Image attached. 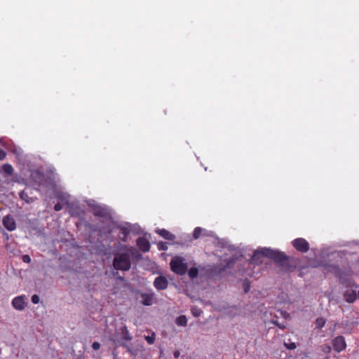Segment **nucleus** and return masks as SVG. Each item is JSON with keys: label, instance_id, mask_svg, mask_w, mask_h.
I'll return each mask as SVG.
<instances>
[{"label": "nucleus", "instance_id": "nucleus-1", "mask_svg": "<svg viewBox=\"0 0 359 359\" xmlns=\"http://www.w3.org/2000/svg\"><path fill=\"white\" fill-rule=\"evenodd\" d=\"M263 257L272 259L276 264L285 271L290 270L292 267L290 264V257L284 252L267 248H259L255 250L250 262L253 264H259L262 262Z\"/></svg>", "mask_w": 359, "mask_h": 359}, {"label": "nucleus", "instance_id": "nucleus-7", "mask_svg": "<svg viewBox=\"0 0 359 359\" xmlns=\"http://www.w3.org/2000/svg\"><path fill=\"white\" fill-rule=\"evenodd\" d=\"M168 281L165 276H157L154 281V286L158 290H163L168 287Z\"/></svg>", "mask_w": 359, "mask_h": 359}, {"label": "nucleus", "instance_id": "nucleus-9", "mask_svg": "<svg viewBox=\"0 0 359 359\" xmlns=\"http://www.w3.org/2000/svg\"><path fill=\"white\" fill-rule=\"evenodd\" d=\"M136 243L139 249L144 252H148L150 249V243L144 237L138 238Z\"/></svg>", "mask_w": 359, "mask_h": 359}, {"label": "nucleus", "instance_id": "nucleus-25", "mask_svg": "<svg viewBox=\"0 0 359 359\" xmlns=\"http://www.w3.org/2000/svg\"><path fill=\"white\" fill-rule=\"evenodd\" d=\"M250 283L248 281L244 282L243 283V290L245 293H248L250 290Z\"/></svg>", "mask_w": 359, "mask_h": 359}, {"label": "nucleus", "instance_id": "nucleus-22", "mask_svg": "<svg viewBox=\"0 0 359 359\" xmlns=\"http://www.w3.org/2000/svg\"><path fill=\"white\" fill-rule=\"evenodd\" d=\"M121 234H122V235H123V238H122V240H123V241H126V238L128 237V233H129L128 230L126 228H124V227H123V228H121Z\"/></svg>", "mask_w": 359, "mask_h": 359}, {"label": "nucleus", "instance_id": "nucleus-20", "mask_svg": "<svg viewBox=\"0 0 359 359\" xmlns=\"http://www.w3.org/2000/svg\"><path fill=\"white\" fill-rule=\"evenodd\" d=\"M198 270L196 267H191L188 271V275L191 278L194 279L198 276Z\"/></svg>", "mask_w": 359, "mask_h": 359}, {"label": "nucleus", "instance_id": "nucleus-34", "mask_svg": "<svg viewBox=\"0 0 359 359\" xmlns=\"http://www.w3.org/2000/svg\"><path fill=\"white\" fill-rule=\"evenodd\" d=\"M128 251H129V252H130L131 255H133V254L134 253V252L135 251V248H133V247H130V248H129Z\"/></svg>", "mask_w": 359, "mask_h": 359}, {"label": "nucleus", "instance_id": "nucleus-21", "mask_svg": "<svg viewBox=\"0 0 359 359\" xmlns=\"http://www.w3.org/2000/svg\"><path fill=\"white\" fill-rule=\"evenodd\" d=\"M191 313L195 317H198L202 313V310L196 306H194L191 309Z\"/></svg>", "mask_w": 359, "mask_h": 359}, {"label": "nucleus", "instance_id": "nucleus-18", "mask_svg": "<svg viewBox=\"0 0 359 359\" xmlns=\"http://www.w3.org/2000/svg\"><path fill=\"white\" fill-rule=\"evenodd\" d=\"M204 231L203 229H202L201 227H196L193 231V238L194 239H198L201 237V236L202 235V233L203 231Z\"/></svg>", "mask_w": 359, "mask_h": 359}, {"label": "nucleus", "instance_id": "nucleus-29", "mask_svg": "<svg viewBox=\"0 0 359 359\" xmlns=\"http://www.w3.org/2000/svg\"><path fill=\"white\" fill-rule=\"evenodd\" d=\"M62 209V205L60 203H57L54 206V210L55 211H60Z\"/></svg>", "mask_w": 359, "mask_h": 359}, {"label": "nucleus", "instance_id": "nucleus-3", "mask_svg": "<svg viewBox=\"0 0 359 359\" xmlns=\"http://www.w3.org/2000/svg\"><path fill=\"white\" fill-rule=\"evenodd\" d=\"M170 269L176 274L182 276L187 271V264L184 262V259L180 257H176L171 259Z\"/></svg>", "mask_w": 359, "mask_h": 359}, {"label": "nucleus", "instance_id": "nucleus-5", "mask_svg": "<svg viewBox=\"0 0 359 359\" xmlns=\"http://www.w3.org/2000/svg\"><path fill=\"white\" fill-rule=\"evenodd\" d=\"M333 348L335 351L339 353L346 348L345 338L343 336H338L332 340Z\"/></svg>", "mask_w": 359, "mask_h": 359}, {"label": "nucleus", "instance_id": "nucleus-17", "mask_svg": "<svg viewBox=\"0 0 359 359\" xmlns=\"http://www.w3.org/2000/svg\"><path fill=\"white\" fill-rule=\"evenodd\" d=\"M20 197L22 200L28 203L33 202V198L29 197L25 191H22L20 193Z\"/></svg>", "mask_w": 359, "mask_h": 359}, {"label": "nucleus", "instance_id": "nucleus-33", "mask_svg": "<svg viewBox=\"0 0 359 359\" xmlns=\"http://www.w3.org/2000/svg\"><path fill=\"white\" fill-rule=\"evenodd\" d=\"M324 352L325 353H330V351H331V348L330 346H326L324 349H323Z\"/></svg>", "mask_w": 359, "mask_h": 359}, {"label": "nucleus", "instance_id": "nucleus-2", "mask_svg": "<svg viewBox=\"0 0 359 359\" xmlns=\"http://www.w3.org/2000/svg\"><path fill=\"white\" fill-rule=\"evenodd\" d=\"M113 266L115 269L126 271L130 269V255L128 252L115 254Z\"/></svg>", "mask_w": 359, "mask_h": 359}, {"label": "nucleus", "instance_id": "nucleus-30", "mask_svg": "<svg viewBox=\"0 0 359 359\" xmlns=\"http://www.w3.org/2000/svg\"><path fill=\"white\" fill-rule=\"evenodd\" d=\"M180 351L177 350L175 351L174 353H173V355L175 357V358H178L180 357Z\"/></svg>", "mask_w": 359, "mask_h": 359}, {"label": "nucleus", "instance_id": "nucleus-27", "mask_svg": "<svg viewBox=\"0 0 359 359\" xmlns=\"http://www.w3.org/2000/svg\"><path fill=\"white\" fill-rule=\"evenodd\" d=\"M32 302L33 304H36L39 302V297L37 294H34L32 297Z\"/></svg>", "mask_w": 359, "mask_h": 359}, {"label": "nucleus", "instance_id": "nucleus-19", "mask_svg": "<svg viewBox=\"0 0 359 359\" xmlns=\"http://www.w3.org/2000/svg\"><path fill=\"white\" fill-rule=\"evenodd\" d=\"M326 320L323 318H318L316 320L315 325L316 328L321 329L325 325Z\"/></svg>", "mask_w": 359, "mask_h": 359}, {"label": "nucleus", "instance_id": "nucleus-8", "mask_svg": "<svg viewBox=\"0 0 359 359\" xmlns=\"http://www.w3.org/2000/svg\"><path fill=\"white\" fill-rule=\"evenodd\" d=\"M25 296H18L12 301L13 306L18 311H22L25 308Z\"/></svg>", "mask_w": 359, "mask_h": 359}, {"label": "nucleus", "instance_id": "nucleus-13", "mask_svg": "<svg viewBox=\"0 0 359 359\" xmlns=\"http://www.w3.org/2000/svg\"><path fill=\"white\" fill-rule=\"evenodd\" d=\"M157 233L163 238L168 241H173L175 238V236L171 233L169 231L162 229L156 231Z\"/></svg>", "mask_w": 359, "mask_h": 359}, {"label": "nucleus", "instance_id": "nucleus-36", "mask_svg": "<svg viewBox=\"0 0 359 359\" xmlns=\"http://www.w3.org/2000/svg\"><path fill=\"white\" fill-rule=\"evenodd\" d=\"M4 235L5 236V238H6L7 240H8V238H9L8 234L4 232Z\"/></svg>", "mask_w": 359, "mask_h": 359}, {"label": "nucleus", "instance_id": "nucleus-26", "mask_svg": "<svg viewBox=\"0 0 359 359\" xmlns=\"http://www.w3.org/2000/svg\"><path fill=\"white\" fill-rule=\"evenodd\" d=\"M22 259L24 262L27 263V264L30 263L32 261L31 257L28 255H23L22 257Z\"/></svg>", "mask_w": 359, "mask_h": 359}, {"label": "nucleus", "instance_id": "nucleus-24", "mask_svg": "<svg viewBox=\"0 0 359 359\" xmlns=\"http://www.w3.org/2000/svg\"><path fill=\"white\" fill-rule=\"evenodd\" d=\"M145 339H146L147 341L148 342V344H153L155 341V334H153L151 336H147L145 337Z\"/></svg>", "mask_w": 359, "mask_h": 359}, {"label": "nucleus", "instance_id": "nucleus-31", "mask_svg": "<svg viewBox=\"0 0 359 359\" xmlns=\"http://www.w3.org/2000/svg\"><path fill=\"white\" fill-rule=\"evenodd\" d=\"M5 156L6 153L2 149H0V160L4 158Z\"/></svg>", "mask_w": 359, "mask_h": 359}, {"label": "nucleus", "instance_id": "nucleus-16", "mask_svg": "<svg viewBox=\"0 0 359 359\" xmlns=\"http://www.w3.org/2000/svg\"><path fill=\"white\" fill-rule=\"evenodd\" d=\"M2 170L8 175H12L13 173V168L8 163L2 165Z\"/></svg>", "mask_w": 359, "mask_h": 359}, {"label": "nucleus", "instance_id": "nucleus-6", "mask_svg": "<svg viewBox=\"0 0 359 359\" xmlns=\"http://www.w3.org/2000/svg\"><path fill=\"white\" fill-rule=\"evenodd\" d=\"M2 223L4 226L9 231L15 230L17 227L15 221L13 216L11 215H7L4 217Z\"/></svg>", "mask_w": 359, "mask_h": 359}, {"label": "nucleus", "instance_id": "nucleus-28", "mask_svg": "<svg viewBox=\"0 0 359 359\" xmlns=\"http://www.w3.org/2000/svg\"><path fill=\"white\" fill-rule=\"evenodd\" d=\"M92 348L95 351H97V350H98L100 348V344L99 342H97V341H95L92 344Z\"/></svg>", "mask_w": 359, "mask_h": 359}, {"label": "nucleus", "instance_id": "nucleus-35", "mask_svg": "<svg viewBox=\"0 0 359 359\" xmlns=\"http://www.w3.org/2000/svg\"><path fill=\"white\" fill-rule=\"evenodd\" d=\"M4 235L5 236V238H6L7 240H8V238H9L8 234L4 232Z\"/></svg>", "mask_w": 359, "mask_h": 359}, {"label": "nucleus", "instance_id": "nucleus-4", "mask_svg": "<svg viewBox=\"0 0 359 359\" xmlns=\"http://www.w3.org/2000/svg\"><path fill=\"white\" fill-rule=\"evenodd\" d=\"M292 244L297 251L302 253L307 252L309 250V243L302 238L294 239Z\"/></svg>", "mask_w": 359, "mask_h": 359}, {"label": "nucleus", "instance_id": "nucleus-10", "mask_svg": "<svg viewBox=\"0 0 359 359\" xmlns=\"http://www.w3.org/2000/svg\"><path fill=\"white\" fill-rule=\"evenodd\" d=\"M142 304L144 306H151L154 303V294L153 292L151 293H142Z\"/></svg>", "mask_w": 359, "mask_h": 359}, {"label": "nucleus", "instance_id": "nucleus-37", "mask_svg": "<svg viewBox=\"0 0 359 359\" xmlns=\"http://www.w3.org/2000/svg\"><path fill=\"white\" fill-rule=\"evenodd\" d=\"M280 328H282V329H284V328H285V327H284V326H283V327L280 326Z\"/></svg>", "mask_w": 359, "mask_h": 359}, {"label": "nucleus", "instance_id": "nucleus-12", "mask_svg": "<svg viewBox=\"0 0 359 359\" xmlns=\"http://www.w3.org/2000/svg\"><path fill=\"white\" fill-rule=\"evenodd\" d=\"M93 213L95 216L104 217L107 216V211L104 208H102L100 205H95L93 207Z\"/></svg>", "mask_w": 359, "mask_h": 359}, {"label": "nucleus", "instance_id": "nucleus-14", "mask_svg": "<svg viewBox=\"0 0 359 359\" xmlns=\"http://www.w3.org/2000/svg\"><path fill=\"white\" fill-rule=\"evenodd\" d=\"M175 323L178 326H186L187 324V317L184 315L180 316L175 320Z\"/></svg>", "mask_w": 359, "mask_h": 359}, {"label": "nucleus", "instance_id": "nucleus-32", "mask_svg": "<svg viewBox=\"0 0 359 359\" xmlns=\"http://www.w3.org/2000/svg\"><path fill=\"white\" fill-rule=\"evenodd\" d=\"M158 249L161 250H166V247L165 246L164 243H162L158 245Z\"/></svg>", "mask_w": 359, "mask_h": 359}, {"label": "nucleus", "instance_id": "nucleus-23", "mask_svg": "<svg viewBox=\"0 0 359 359\" xmlns=\"http://www.w3.org/2000/svg\"><path fill=\"white\" fill-rule=\"evenodd\" d=\"M284 345L289 350H294L297 347L295 343H294V342H291V343H285V342Z\"/></svg>", "mask_w": 359, "mask_h": 359}, {"label": "nucleus", "instance_id": "nucleus-15", "mask_svg": "<svg viewBox=\"0 0 359 359\" xmlns=\"http://www.w3.org/2000/svg\"><path fill=\"white\" fill-rule=\"evenodd\" d=\"M121 335L122 338L126 341H130L132 339V337L126 327H123L121 328Z\"/></svg>", "mask_w": 359, "mask_h": 359}, {"label": "nucleus", "instance_id": "nucleus-11", "mask_svg": "<svg viewBox=\"0 0 359 359\" xmlns=\"http://www.w3.org/2000/svg\"><path fill=\"white\" fill-rule=\"evenodd\" d=\"M344 297L346 302L353 303L357 298V294L354 290H347L344 293Z\"/></svg>", "mask_w": 359, "mask_h": 359}]
</instances>
